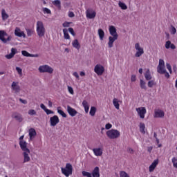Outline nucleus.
<instances>
[{
  "label": "nucleus",
  "instance_id": "42",
  "mask_svg": "<svg viewBox=\"0 0 177 177\" xmlns=\"http://www.w3.org/2000/svg\"><path fill=\"white\" fill-rule=\"evenodd\" d=\"M172 164L174 167V168H177V158L174 157L171 159Z\"/></svg>",
  "mask_w": 177,
  "mask_h": 177
},
{
  "label": "nucleus",
  "instance_id": "20",
  "mask_svg": "<svg viewBox=\"0 0 177 177\" xmlns=\"http://www.w3.org/2000/svg\"><path fill=\"white\" fill-rule=\"evenodd\" d=\"M93 151L97 157H100L103 154V149L101 148H94L93 149Z\"/></svg>",
  "mask_w": 177,
  "mask_h": 177
},
{
  "label": "nucleus",
  "instance_id": "24",
  "mask_svg": "<svg viewBox=\"0 0 177 177\" xmlns=\"http://www.w3.org/2000/svg\"><path fill=\"white\" fill-rule=\"evenodd\" d=\"M157 165H158V160H155L149 167V172H153Z\"/></svg>",
  "mask_w": 177,
  "mask_h": 177
},
{
  "label": "nucleus",
  "instance_id": "63",
  "mask_svg": "<svg viewBox=\"0 0 177 177\" xmlns=\"http://www.w3.org/2000/svg\"><path fill=\"white\" fill-rule=\"evenodd\" d=\"M151 150H153V147H148L147 151L149 153H151Z\"/></svg>",
  "mask_w": 177,
  "mask_h": 177
},
{
  "label": "nucleus",
  "instance_id": "4",
  "mask_svg": "<svg viewBox=\"0 0 177 177\" xmlns=\"http://www.w3.org/2000/svg\"><path fill=\"white\" fill-rule=\"evenodd\" d=\"M39 73H48V74H53V68L49 65H42L39 67Z\"/></svg>",
  "mask_w": 177,
  "mask_h": 177
},
{
  "label": "nucleus",
  "instance_id": "38",
  "mask_svg": "<svg viewBox=\"0 0 177 177\" xmlns=\"http://www.w3.org/2000/svg\"><path fill=\"white\" fill-rule=\"evenodd\" d=\"M118 6L122 10H127L128 9V6H127V4L125 3H122L121 1L119 2Z\"/></svg>",
  "mask_w": 177,
  "mask_h": 177
},
{
  "label": "nucleus",
  "instance_id": "64",
  "mask_svg": "<svg viewBox=\"0 0 177 177\" xmlns=\"http://www.w3.org/2000/svg\"><path fill=\"white\" fill-rule=\"evenodd\" d=\"M128 151L131 154H133V149H132V148H129Z\"/></svg>",
  "mask_w": 177,
  "mask_h": 177
},
{
  "label": "nucleus",
  "instance_id": "41",
  "mask_svg": "<svg viewBox=\"0 0 177 177\" xmlns=\"http://www.w3.org/2000/svg\"><path fill=\"white\" fill-rule=\"evenodd\" d=\"M120 177H130L129 175L128 174V173L122 171L120 172Z\"/></svg>",
  "mask_w": 177,
  "mask_h": 177
},
{
  "label": "nucleus",
  "instance_id": "53",
  "mask_svg": "<svg viewBox=\"0 0 177 177\" xmlns=\"http://www.w3.org/2000/svg\"><path fill=\"white\" fill-rule=\"evenodd\" d=\"M68 17H75V14H74V12L73 11H69L68 13Z\"/></svg>",
  "mask_w": 177,
  "mask_h": 177
},
{
  "label": "nucleus",
  "instance_id": "17",
  "mask_svg": "<svg viewBox=\"0 0 177 177\" xmlns=\"http://www.w3.org/2000/svg\"><path fill=\"white\" fill-rule=\"evenodd\" d=\"M92 177H100V169L99 167H95L91 172Z\"/></svg>",
  "mask_w": 177,
  "mask_h": 177
},
{
  "label": "nucleus",
  "instance_id": "32",
  "mask_svg": "<svg viewBox=\"0 0 177 177\" xmlns=\"http://www.w3.org/2000/svg\"><path fill=\"white\" fill-rule=\"evenodd\" d=\"M53 4L54 5V6L58 8V9L62 8V3L60 2V0H55L54 1H53Z\"/></svg>",
  "mask_w": 177,
  "mask_h": 177
},
{
  "label": "nucleus",
  "instance_id": "13",
  "mask_svg": "<svg viewBox=\"0 0 177 177\" xmlns=\"http://www.w3.org/2000/svg\"><path fill=\"white\" fill-rule=\"evenodd\" d=\"M117 39H118V36H109L108 42L109 48H113L114 41H117Z\"/></svg>",
  "mask_w": 177,
  "mask_h": 177
},
{
  "label": "nucleus",
  "instance_id": "11",
  "mask_svg": "<svg viewBox=\"0 0 177 177\" xmlns=\"http://www.w3.org/2000/svg\"><path fill=\"white\" fill-rule=\"evenodd\" d=\"M59 116L54 115L50 118V124L51 127H56L59 124Z\"/></svg>",
  "mask_w": 177,
  "mask_h": 177
},
{
  "label": "nucleus",
  "instance_id": "6",
  "mask_svg": "<svg viewBox=\"0 0 177 177\" xmlns=\"http://www.w3.org/2000/svg\"><path fill=\"white\" fill-rule=\"evenodd\" d=\"M5 37H8V33L5 30H0V41H3V44L11 41L12 36H8V38H5Z\"/></svg>",
  "mask_w": 177,
  "mask_h": 177
},
{
  "label": "nucleus",
  "instance_id": "19",
  "mask_svg": "<svg viewBox=\"0 0 177 177\" xmlns=\"http://www.w3.org/2000/svg\"><path fill=\"white\" fill-rule=\"evenodd\" d=\"M87 19H95L96 17V12L87 10L86 12Z\"/></svg>",
  "mask_w": 177,
  "mask_h": 177
},
{
  "label": "nucleus",
  "instance_id": "16",
  "mask_svg": "<svg viewBox=\"0 0 177 177\" xmlns=\"http://www.w3.org/2000/svg\"><path fill=\"white\" fill-rule=\"evenodd\" d=\"M12 91H15V93H19L20 92V86H19V82H13L11 85Z\"/></svg>",
  "mask_w": 177,
  "mask_h": 177
},
{
  "label": "nucleus",
  "instance_id": "28",
  "mask_svg": "<svg viewBox=\"0 0 177 177\" xmlns=\"http://www.w3.org/2000/svg\"><path fill=\"white\" fill-rule=\"evenodd\" d=\"M72 45L75 49L80 50L81 48V45H80V42L77 39L72 42Z\"/></svg>",
  "mask_w": 177,
  "mask_h": 177
},
{
  "label": "nucleus",
  "instance_id": "21",
  "mask_svg": "<svg viewBox=\"0 0 177 177\" xmlns=\"http://www.w3.org/2000/svg\"><path fill=\"white\" fill-rule=\"evenodd\" d=\"M28 154H30V152H28V151H24V163L30 162V161L31 160V158H30V156Z\"/></svg>",
  "mask_w": 177,
  "mask_h": 177
},
{
  "label": "nucleus",
  "instance_id": "7",
  "mask_svg": "<svg viewBox=\"0 0 177 177\" xmlns=\"http://www.w3.org/2000/svg\"><path fill=\"white\" fill-rule=\"evenodd\" d=\"M94 73H95L97 75H103V73H104V66L100 64H97L94 67Z\"/></svg>",
  "mask_w": 177,
  "mask_h": 177
},
{
  "label": "nucleus",
  "instance_id": "31",
  "mask_svg": "<svg viewBox=\"0 0 177 177\" xmlns=\"http://www.w3.org/2000/svg\"><path fill=\"white\" fill-rule=\"evenodd\" d=\"M60 109H62V107H60V106H59L57 108V113H58V114L62 115V117H63L64 118H66L67 117V115L66 114V113H64V111H63V110H62Z\"/></svg>",
  "mask_w": 177,
  "mask_h": 177
},
{
  "label": "nucleus",
  "instance_id": "22",
  "mask_svg": "<svg viewBox=\"0 0 177 177\" xmlns=\"http://www.w3.org/2000/svg\"><path fill=\"white\" fill-rule=\"evenodd\" d=\"M37 136V131L35 130L34 128H30L29 129V138L30 140H32Z\"/></svg>",
  "mask_w": 177,
  "mask_h": 177
},
{
  "label": "nucleus",
  "instance_id": "14",
  "mask_svg": "<svg viewBox=\"0 0 177 177\" xmlns=\"http://www.w3.org/2000/svg\"><path fill=\"white\" fill-rule=\"evenodd\" d=\"M12 118H15L18 122H21L23 121V116L17 112H14L12 115Z\"/></svg>",
  "mask_w": 177,
  "mask_h": 177
},
{
  "label": "nucleus",
  "instance_id": "49",
  "mask_svg": "<svg viewBox=\"0 0 177 177\" xmlns=\"http://www.w3.org/2000/svg\"><path fill=\"white\" fill-rule=\"evenodd\" d=\"M68 91L71 95H74V89H73V87L68 86Z\"/></svg>",
  "mask_w": 177,
  "mask_h": 177
},
{
  "label": "nucleus",
  "instance_id": "10",
  "mask_svg": "<svg viewBox=\"0 0 177 177\" xmlns=\"http://www.w3.org/2000/svg\"><path fill=\"white\" fill-rule=\"evenodd\" d=\"M15 37H19V38H26V33H24V31H21V29L19 27H16L15 29Z\"/></svg>",
  "mask_w": 177,
  "mask_h": 177
},
{
  "label": "nucleus",
  "instance_id": "40",
  "mask_svg": "<svg viewBox=\"0 0 177 177\" xmlns=\"http://www.w3.org/2000/svg\"><path fill=\"white\" fill-rule=\"evenodd\" d=\"M157 83H156V82H154V80H151L148 82V86L149 88H153V86H154V85H156Z\"/></svg>",
  "mask_w": 177,
  "mask_h": 177
},
{
  "label": "nucleus",
  "instance_id": "43",
  "mask_svg": "<svg viewBox=\"0 0 177 177\" xmlns=\"http://www.w3.org/2000/svg\"><path fill=\"white\" fill-rule=\"evenodd\" d=\"M26 32L28 37H31L32 34H34V30H32V29H26Z\"/></svg>",
  "mask_w": 177,
  "mask_h": 177
},
{
  "label": "nucleus",
  "instance_id": "5",
  "mask_svg": "<svg viewBox=\"0 0 177 177\" xmlns=\"http://www.w3.org/2000/svg\"><path fill=\"white\" fill-rule=\"evenodd\" d=\"M135 49L136 50V53H135V57H140V56L145 53V50L142 47L140 46L139 43H136L135 44Z\"/></svg>",
  "mask_w": 177,
  "mask_h": 177
},
{
  "label": "nucleus",
  "instance_id": "50",
  "mask_svg": "<svg viewBox=\"0 0 177 177\" xmlns=\"http://www.w3.org/2000/svg\"><path fill=\"white\" fill-rule=\"evenodd\" d=\"M158 66H165V62L163 61V59H159V64Z\"/></svg>",
  "mask_w": 177,
  "mask_h": 177
},
{
  "label": "nucleus",
  "instance_id": "29",
  "mask_svg": "<svg viewBox=\"0 0 177 177\" xmlns=\"http://www.w3.org/2000/svg\"><path fill=\"white\" fill-rule=\"evenodd\" d=\"M145 75V80H147V81H150V80H151L152 77H151V74H150V69H147L145 72V73L144 74Z\"/></svg>",
  "mask_w": 177,
  "mask_h": 177
},
{
  "label": "nucleus",
  "instance_id": "39",
  "mask_svg": "<svg viewBox=\"0 0 177 177\" xmlns=\"http://www.w3.org/2000/svg\"><path fill=\"white\" fill-rule=\"evenodd\" d=\"M140 86L141 89H145V91L147 89V87H146V82H145L143 80H140Z\"/></svg>",
  "mask_w": 177,
  "mask_h": 177
},
{
  "label": "nucleus",
  "instance_id": "48",
  "mask_svg": "<svg viewBox=\"0 0 177 177\" xmlns=\"http://www.w3.org/2000/svg\"><path fill=\"white\" fill-rule=\"evenodd\" d=\"M166 66H167V70H169L170 74H172V66H171V64L167 63Z\"/></svg>",
  "mask_w": 177,
  "mask_h": 177
},
{
  "label": "nucleus",
  "instance_id": "3",
  "mask_svg": "<svg viewBox=\"0 0 177 177\" xmlns=\"http://www.w3.org/2000/svg\"><path fill=\"white\" fill-rule=\"evenodd\" d=\"M120 136L121 133L117 129H112L106 131V136H108L109 139H118Z\"/></svg>",
  "mask_w": 177,
  "mask_h": 177
},
{
  "label": "nucleus",
  "instance_id": "15",
  "mask_svg": "<svg viewBox=\"0 0 177 177\" xmlns=\"http://www.w3.org/2000/svg\"><path fill=\"white\" fill-rule=\"evenodd\" d=\"M19 146L23 151H28V153H30V149L27 148V142L26 141H19Z\"/></svg>",
  "mask_w": 177,
  "mask_h": 177
},
{
  "label": "nucleus",
  "instance_id": "30",
  "mask_svg": "<svg viewBox=\"0 0 177 177\" xmlns=\"http://www.w3.org/2000/svg\"><path fill=\"white\" fill-rule=\"evenodd\" d=\"M113 104L117 110H120V103L118 102V99L114 98L113 100Z\"/></svg>",
  "mask_w": 177,
  "mask_h": 177
},
{
  "label": "nucleus",
  "instance_id": "60",
  "mask_svg": "<svg viewBox=\"0 0 177 177\" xmlns=\"http://www.w3.org/2000/svg\"><path fill=\"white\" fill-rule=\"evenodd\" d=\"M73 75L74 77H75V78H77V79L80 78V75H78V73H77V72H74Z\"/></svg>",
  "mask_w": 177,
  "mask_h": 177
},
{
  "label": "nucleus",
  "instance_id": "35",
  "mask_svg": "<svg viewBox=\"0 0 177 177\" xmlns=\"http://www.w3.org/2000/svg\"><path fill=\"white\" fill-rule=\"evenodd\" d=\"M89 114L91 117H95V115L96 114V107L91 106Z\"/></svg>",
  "mask_w": 177,
  "mask_h": 177
},
{
  "label": "nucleus",
  "instance_id": "37",
  "mask_svg": "<svg viewBox=\"0 0 177 177\" xmlns=\"http://www.w3.org/2000/svg\"><path fill=\"white\" fill-rule=\"evenodd\" d=\"M165 71H167L165 66H158V73H159V74H164Z\"/></svg>",
  "mask_w": 177,
  "mask_h": 177
},
{
  "label": "nucleus",
  "instance_id": "12",
  "mask_svg": "<svg viewBox=\"0 0 177 177\" xmlns=\"http://www.w3.org/2000/svg\"><path fill=\"white\" fill-rule=\"evenodd\" d=\"M67 111L71 117H75L78 114V111L70 106H67Z\"/></svg>",
  "mask_w": 177,
  "mask_h": 177
},
{
  "label": "nucleus",
  "instance_id": "26",
  "mask_svg": "<svg viewBox=\"0 0 177 177\" xmlns=\"http://www.w3.org/2000/svg\"><path fill=\"white\" fill-rule=\"evenodd\" d=\"M82 106L84 109L85 113H88L89 111V103H88V101L83 100Z\"/></svg>",
  "mask_w": 177,
  "mask_h": 177
},
{
  "label": "nucleus",
  "instance_id": "23",
  "mask_svg": "<svg viewBox=\"0 0 177 177\" xmlns=\"http://www.w3.org/2000/svg\"><path fill=\"white\" fill-rule=\"evenodd\" d=\"M16 53H17V49L15 48H11V53L8 55H6V59H12V57H14L15 55H16Z\"/></svg>",
  "mask_w": 177,
  "mask_h": 177
},
{
  "label": "nucleus",
  "instance_id": "27",
  "mask_svg": "<svg viewBox=\"0 0 177 177\" xmlns=\"http://www.w3.org/2000/svg\"><path fill=\"white\" fill-rule=\"evenodd\" d=\"M1 18L3 21L8 20V19H9V15L6 13V10H5V9L1 10Z\"/></svg>",
  "mask_w": 177,
  "mask_h": 177
},
{
  "label": "nucleus",
  "instance_id": "56",
  "mask_svg": "<svg viewBox=\"0 0 177 177\" xmlns=\"http://www.w3.org/2000/svg\"><path fill=\"white\" fill-rule=\"evenodd\" d=\"M45 111L48 115H49V114H53V111L50 109H46Z\"/></svg>",
  "mask_w": 177,
  "mask_h": 177
},
{
  "label": "nucleus",
  "instance_id": "33",
  "mask_svg": "<svg viewBox=\"0 0 177 177\" xmlns=\"http://www.w3.org/2000/svg\"><path fill=\"white\" fill-rule=\"evenodd\" d=\"M145 129H146V125L145 123H140V132H141V133H146Z\"/></svg>",
  "mask_w": 177,
  "mask_h": 177
},
{
  "label": "nucleus",
  "instance_id": "57",
  "mask_svg": "<svg viewBox=\"0 0 177 177\" xmlns=\"http://www.w3.org/2000/svg\"><path fill=\"white\" fill-rule=\"evenodd\" d=\"M131 80V82H135V81H136V75H132Z\"/></svg>",
  "mask_w": 177,
  "mask_h": 177
},
{
  "label": "nucleus",
  "instance_id": "45",
  "mask_svg": "<svg viewBox=\"0 0 177 177\" xmlns=\"http://www.w3.org/2000/svg\"><path fill=\"white\" fill-rule=\"evenodd\" d=\"M170 32L172 35H175V34H176V28H175V26H171Z\"/></svg>",
  "mask_w": 177,
  "mask_h": 177
},
{
  "label": "nucleus",
  "instance_id": "54",
  "mask_svg": "<svg viewBox=\"0 0 177 177\" xmlns=\"http://www.w3.org/2000/svg\"><path fill=\"white\" fill-rule=\"evenodd\" d=\"M113 127V125L110 123H107L106 125H105V129H111V128Z\"/></svg>",
  "mask_w": 177,
  "mask_h": 177
},
{
  "label": "nucleus",
  "instance_id": "47",
  "mask_svg": "<svg viewBox=\"0 0 177 177\" xmlns=\"http://www.w3.org/2000/svg\"><path fill=\"white\" fill-rule=\"evenodd\" d=\"M43 12L44 13H47V15H50V13H52V12L48 8H43Z\"/></svg>",
  "mask_w": 177,
  "mask_h": 177
},
{
  "label": "nucleus",
  "instance_id": "1",
  "mask_svg": "<svg viewBox=\"0 0 177 177\" xmlns=\"http://www.w3.org/2000/svg\"><path fill=\"white\" fill-rule=\"evenodd\" d=\"M36 32L38 37L40 38H41V37H45V32H46V30L45 29L44 22L41 21H37L36 24Z\"/></svg>",
  "mask_w": 177,
  "mask_h": 177
},
{
  "label": "nucleus",
  "instance_id": "36",
  "mask_svg": "<svg viewBox=\"0 0 177 177\" xmlns=\"http://www.w3.org/2000/svg\"><path fill=\"white\" fill-rule=\"evenodd\" d=\"M64 37L65 39H70V35L68 34V30L66 28L63 29Z\"/></svg>",
  "mask_w": 177,
  "mask_h": 177
},
{
  "label": "nucleus",
  "instance_id": "51",
  "mask_svg": "<svg viewBox=\"0 0 177 177\" xmlns=\"http://www.w3.org/2000/svg\"><path fill=\"white\" fill-rule=\"evenodd\" d=\"M68 31L71 34V35H73V37L75 36V32H74V29L73 28H69Z\"/></svg>",
  "mask_w": 177,
  "mask_h": 177
},
{
  "label": "nucleus",
  "instance_id": "2",
  "mask_svg": "<svg viewBox=\"0 0 177 177\" xmlns=\"http://www.w3.org/2000/svg\"><path fill=\"white\" fill-rule=\"evenodd\" d=\"M61 172L66 177L73 175V165L71 163H66L65 167H61Z\"/></svg>",
  "mask_w": 177,
  "mask_h": 177
},
{
  "label": "nucleus",
  "instance_id": "25",
  "mask_svg": "<svg viewBox=\"0 0 177 177\" xmlns=\"http://www.w3.org/2000/svg\"><path fill=\"white\" fill-rule=\"evenodd\" d=\"M165 48H166V49H169V48L171 49H176V46H175V44H171V41H169V40L166 41Z\"/></svg>",
  "mask_w": 177,
  "mask_h": 177
},
{
  "label": "nucleus",
  "instance_id": "61",
  "mask_svg": "<svg viewBox=\"0 0 177 177\" xmlns=\"http://www.w3.org/2000/svg\"><path fill=\"white\" fill-rule=\"evenodd\" d=\"M163 74H165V77L166 78H169V73L167 72V71H165V72Z\"/></svg>",
  "mask_w": 177,
  "mask_h": 177
},
{
  "label": "nucleus",
  "instance_id": "18",
  "mask_svg": "<svg viewBox=\"0 0 177 177\" xmlns=\"http://www.w3.org/2000/svg\"><path fill=\"white\" fill-rule=\"evenodd\" d=\"M109 34L112 37H118V34L117 33V28L114 26H109Z\"/></svg>",
  "mask_w": 177,
  "mask_h": 177
},
{
  "label": "nucleus",
  "instance_id": "34",
  "mask_svg": "<svg viewBox=\"0 0 177 177\" xmlns=\"http://www.w3.org/2000/svg\"><path fill=\"white\" fill-rule=\"evenodd\" d=\"M98 35H99L100 39L101 41H103V39L104 38V31H103L102 29H99Z\"/></svg>",
  "mask_w": 177,
  "mask_h": 177
},
{
  "label": "nucleus",
  "instance_id": "52",
  "mask_svg": "<svg viewBox=\"0 0 177 177\" xmlns=\"http://www.w3.org/2000/svg\"><path fill=\"white\" fill-rule=\"evenodd\" d=\"M16 71H17L18 74H19V75H21V74H23V70L19 67H16Z\"/></svg>",
  "mask_w": 177,
  "mask_h": 177
},
{
  "label": "nucleus",
  "instance_id": "58",
  "mask_svg": "<svg viewBox=\"0 0 177 177\" xmlns=\"http://www.w3.org/2000/svg\"><path fill=\"white\" fill-rule=\"evenodd\" d=\"M19 102H21V103H23V104H27V100H26L19 98Z\"/></svg>",
  "mask_w": 177,
  "mask_h": 177
},
{
  "label": "nucleus",
  "instance_id": "9",
  "mask_svg": "<svg viewBox=\"0 0 177 177\" xmlns=\"http://www.w3.org/2000/svg\"><path fill=\"white\" fill-rule=\"evenodd\" d=\"M154 118H164L165 117V112L161 109H156L154 111Z\"/></svg>",
  "mask_w": 177,
  "mask_h": 177
},
{
  "label": "nucleus",
  "instance_id": "44",
  "mask_svg": "<svg viewBox=\"0 0 177 177\" xmlns=\"http://www.w3.org/2000/svg\"><path fill=\"white\" fill-rule=\"evenodd\" d=\"M21 54L23 55V56H25L26 57H30V55H31L26 50H22Z\"/></svg>",
  "mask_w": 177,
  "mask_h": 177
},
{
  "label": "nucleus",
  "instance_id": "46",
  "mask_svg": "<svg viewBox=\"0 0 177 177\" xmlns=\"http://www.w3.org/2000/svg\"><path fill=\"white\" fill-rule=\"evenodd\" d=\"M28 113L29 115H35V114H37V111H35L34 109L29 110Z\"/></svg>",
  "mask_w": 177,
  "mask_h": 177
},
{
  "label": "nucleus",
  "instance_id": "59",
  "mask_svg": "<svg viewBox=\"0 0 177 177\" xmlns=\"http://www.w3.org/2000/svg\"><path fill=\"white\" fill-rule=\"evenodd\" d=\"M40 107L42 109V110H44V111L46 110V106L44 104H41Z\"/></svg>",
  "mask_w": 177,
  "mask_h": 177
},
{
  "label": "nucleus",
  "instance_id": "8",
  "mask_svg": "<svg viewBox=\"0 0 177 177\" xmlns=\"http://www.w3.org/2000/svg\"><path fill=\"white\" fill-rule=\"evenodd\" d=\"M136 111L140 118L142 119L145 118V115H146V113H147L146 108L143 106L136 108Z\"/></svg>",
  "mask_w": 177,
  "mask_h": 177
},
{
  "label": "nucleus",
  "instance_id": "62",
  "mask_svg": "<svg viewBox=\"0 0 177 177\" xmlns=\"http://www.w3.org/2000/svg\"><path fill=\"white\" fill-rule=\"evenodd\" d=\"M39 55L38 54H30V57H39Z\"/></svg>",
  "mask_w": 177,
  "mask_h": 177
},
{
  "label": "nucleus",
  "instance_id": "55",
  "mask_svg": "<svg viewBox=\"0 0 177 177\" xmlns=\"http://www.w3.org/2000/svg\"><path fill=\"white\" fill-rule=\"evenodd\" d=\"M70 24H71L70 22L65 21L63 23L62 26L63 27H70Z\"/></svg>",
  "mask_w": 177,
  "mask_h": 177
}]
</instances>
